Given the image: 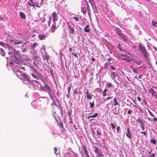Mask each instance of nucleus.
<instances>
[{"label":"nucleus","mask_w":157,"mask_h":157,"mask_svg":"<svg viewBox=\"0 0 157 157\" xmlns=\"http://www.w3.org/2000/svg\"><path fill=\"white\" fill-rule=\"evenodd\" d=\"M118 48H119V50L122 51H125V50L124 49H123L122 48H121V45L120 44H118Z\"/></svg>","instance_id":"29"},{"label":"nucleus","mask_w":157,"mask_h":157,"mask_svg":"<svg viewBox=\"0 0 157 157\" xmlns=\"http://www.w3.org/2000/svg\"><path fill=\"white\" fill-rule=\"evenodd\" d=\"M121 37L123 39V40L124 41H126V36L124 35H123L122 34H121L120 35Z\"/></svg>","instance_id":"27"},{"label":"nucleus","mask_w":157,"mask_h":157,"mask_svg":"<svg viewBox=\"0 0 157 157\" xmlns=\"http://www.w3.org/2000/svg\"><path fill=\"white\" fill-rule=\"evenodd\" d=\"M32 2H28V4H27L29 6H32Z\"/></svg>","instance_id":"47"},{"label":"nucleus","mask_w":157,"mask_h":157,"mask_svg":"<svg viewBox=\"0 0 157 157\" xmlns=\"http://www.w3.org/2000/svg\"><path fill=\"white\" fill-rule=\"evenodd\" d=\"M149 113L150 114L151 116L153 117H155L154 115L152 114V113L149 110H148Z\"/></svg>","instance_id":"44"},{"label":"nucleus","mask_w":157,"mask_h":157,"mask_svg":"<svg viewBox=\"0 0 157 157\" xmlns=\"http://www.w3.org/2000/svg\"><path fill=\"white\" fill-rule=\"evenodd\" d=\"M140 133H141L143 134L145 136H146L147 135L146 133L145 132H141Z\"/></svg>","instance_id":"50"},{"label":"nucleus","mask_w":157,"mask_h":157,"mask_svg":"<svg viewBox=\"0 0 157 157\" xmlns=\"http://www.w3.org/2000/svg\"><path fill=\"white\" fill-rule=\"evenodd\" d=\"M126 136L129 138H131V136L130 134V132L129 128H128L127 129V132H126Z\"/></svg>","instance_id":"14"},{"label":"nucleus","mask_w":157,"mask_h":157,"mask_svg":"<svg viewBox=\"0 0 157 157\" xmlns=\"http://www.w3.org/2000/svg\"><path fill=\"white\" fill-rule=\"evenodd\" d=\"M107 90L106 89H105L102 92V93L103 94V97L105 96L106 95V92Z\"/></svg>","instance_id":"30"},{"label":"nucleus","mask_w":157,"mask_h":157,"mask_svg":"<svg viewBox=\"0 0 157 157\" xmlns=\"http://www.w3.org/2000/svg\"><path fill=\"white\" fill-rule=\"evenodd\" d=\"M9 48V50L10 51L9 52V54H10V53H13V52L15 51V49L13 47H11L10 46H9L8 47Z\"/></svg>","instance_id":"12"},{"label":"nucleus","mask_w":157,"mask_h":157,"mask_svg":"<svg viewBox=\"0 0 157 157\" xmlns=\"http://www.w3.org/2000/svg\"><path fill=\"white\" fill-rule=\"evenodd\" d=\"M137 121L140 123V125L142 128V130H143L145 129L144 125V123L142 121L140 120V119H138Z\"/></svg>","instance_id":"9"},{"label":"nucleus","mask_w":157,"mask_h":157,"mask_svg":"<svg viewBox=\"0 0 157 157\" xmlns=\"http://www.w3.org/2000/svg\"><path fill=\"white\" fill-rule=\"evenodd\" d=\"M97 133L98 136H100L101 135L100 132L98 130L97 131Z\"/></svg>","instance_id":"45"},{"label":"nucleus","mask_w":157,"mask_h":157,"mask_svg":"<svg viewBox=\"0 0 157 157\" xmlns=\"http://www.w3.org/2000/svg\"><path fill=\"white\" fill-rule=\"evenodd\" d=\"M111 126L112 129H115V128H116V126L114 125V124H113V123H111Z\"/></svg>","instance_id":"37"},{"label":"nucleus","mask_w":157,"mask_h":157,"mask_svg":"<svg viewBox=\"0 0 157 157\" xmlns=\"http://www.w3.org/2000/svg\"><path fill=\"white\" fill-rule=\"evenodd\" d=\"M21 76L25 80H26L27 81H29L30 80L28 77V76L26 75L25 74L23 73L21 75Z\"/></svg>","instance_id":"13"},{"label":"nucleus","mask_w":157,"mask_h":157,"mask_svg":"<svg viewBox=\"0 0 157 157\" xmlns=\"http://www.w3.org/2000/svg\"><path fill=\"white\" fill-rule=\"evenodd\" d=\"M82 12H83V13L85 15L86 13V11H87L86 7V6H84V7H82Z\"/></svg>","instance_id":"23"},{"label":"nucleus","mask_w":157,"mask_h":157,"mask_svg":"<svg viewBox=\"0 0 157 157\" xmlns=\"http://www.w3.org/2000/svg\"><path fill=\"white\" fill-rule=\"evenodd\" d=\"M52 15L53 17V24H56V21H57L58 20V15L57 14L56 12H54L52 13Z\"/></svg>","instance_id":"5"},{"label":"nucleus","mask_w":157,"mask_h":157,"mask_svg":"<svg viewBox=\"0 0 157 157\" xmlns=\"http://www.w3.org/2000/svg\"><path fill=\"white\" fill-rule=\"evenodd\" d=\"M68 26L69 30V33H70L74 34V30L73 28L71 27V26L69 25L68 23Z\"/></svg>","instance_id":"11"},{"label":"nucleus","mask_w":157,"mask_h":157,"mask_svg":"<svg viewBox=\"0 0 157 157\" xmlns=\"http://www.w3.org/2000/svg\"><path fill=\"white\" fill-rule=\"evenodd\" d=\"M34 1L35 2L34 3L36 4V6L39 7L42 6L43 2V0H35Z\"/></svg>","instance_id":"4"},{"label":"nucleus","mask_w":157,"mask_h":157,"mask_svg":"<svg viewBox=\"0 0 157 157\" xmlns=\"http://www.w3.org/2000/svg\"><path fill=\"white\" fill-rule=\"evenodd\" d=\"M94 147L95 148L94 152L97 155V157H102L103 156L101 150L99 149L97 146H95Z\"/></svg>","instance_id":"3"},{"label":"nucleus","mask_w":157,"mask_h":157,"mask_svg":"<svg viewBox=\"0 0 157 157\" xmlns=\"http://www.w3.org/2000/svg\"><path fill=\"white\" fill-rule=\"evenodd\" d=\"M43 58L44 59H45L46 60H48L49 59V56H48L47 54H45V55H44L43 56Z\"/></svg>","instance_id":"26"},{"label":"nucleus","mask_w":157,"mask_h":157,"mask_svg":"<svg viewBox=\"0 0 157 157\" xmlns=\"http://www.w3.org/2000/svg\"><path fill=\"white\" fill-rule=\"evenodd\" d=\"M142 76H143V75H140L138 77V78H141Z\"/></svg>","instance_id":"58"},{"label":"nucleus","mask_w":157,"mask_h":157,"mask_svg":"<svg viewBox=\"0 0 157 157\" xmlns=\"http://www.w3.org/2000/svg\"><path fill=\"white\" fill-rule=\"evenodd\" d=\"M46 36L45 35H40L38 36V37L41 40L44 39H45Z\"/></svg>","instance_id":"21"},{"label":"nucleus","mask_w":157,"mask_h":157,"mask_svg":"<svg viewBox=\"0 0 157 157\" xmlns=\"http://www.w3.org/2000/svg\"><path fill=\"white\" fill-rule=\"evenodd\" d=\"M0 45L4 47L5 45V44H4V43L2 42H1V41H0Z\"/></svg>","instance_id":"46"},{"label":"nucleus","mask_w":157,"mask_h":157,"mask_svg":"<svg viewBox=\"0 0 157 157\" xmlns=\"http://www.w3.org/2000/svg\"><path fill=\"white\" fill-rule=\"evenodd\" d=\"M153 120L154 121L156 122V121H157V118H154L153 119Z\"/></svg>","instance_id":"55"},{"label":"nucleus","mask_w":157,"mask_h":157,"mask_svg":"<svg viewBox=\"0 0 157 157\" xmlns=\"http://www.w3.org/2000/svg\"><path fill=\"white\" fill-rule=\"evenodd\" d=\"M43 82L44 83V86H42V85H40V90L42 91H44L48 92V93L50 97L51 98V99L53 100V98L51 94L52 93V91L51 87L48 85L46 84L44 82V81H43Z\"/></svg>","instance_id":"1"},{"label":"nucleus","mask_w":157,"mask_h":157,"mask_svg":"<svg viewBox=\"0 0 157 157\" xmlns=\"http://www.w3.org/2000/svg\"><path fill=\"white\" fill-rule=\"evenodd\" d=\"M111 68L113 70H115V68L113 66H111Z\"/></svg>","instance_id":"59"},{"label":"nucleus","mask_w":157,"mask_h":157,"mask_svg":"<svg viewBox=\"0 0 157 157\" xmlns=\"http://www.w3.org/2000/svg\"><path fill=\"white\" fill-rule=\"evenodd\" d=\"M133 72H134L136 74H137V68H133Z\"/></svg>","instance_id":"41"},{"label":"nucleus","mask_w":157,"mask_h":157,"mask_svg":"<svg viewBox=\"0 0 157 157\" xmlns=\"http://www.w3.org/2000/svg\"><path fill=\"white\" fill-rule=\"evenodd\" d=\"M107 86L108 88H109L112 86V85L110 82H109L107 85Z\"/></svg>","instance_id":"39"},{"label":"nucleus","mask_w":157,"mask_h":157,"mask_svg":"<svg viewBox=\"0 0 157 157\" xmlns=\"http://www.w3.org/2000/svg\"><path fill=\"white\" fill-rule=\"evenodd\" d=\"M150 142L154 144H155L156 143V141L155 140L153 139L151 140H150Z\"/></svg>","instance_id":"33"},{"label":"nucleus","mask_w":157,"mask_h":157,"mask_svg":"<svg viewBox=\"0 0 157 157\" xmlns=\"http://www.w3.org/2000/svg\"><path fill=\"white\" fill-rule=\"evenodd\" d=\"M92 95L91 94H90L86 96L87 99H91L92 98Z\"/></svg>","instance_id":"32"},{"label":"nucleus","mask_w":157,"mask_h":157,"mask_svg":"<svg viewBox=\"0 0 157 157\" xmlns=\"http://www.w3.org/2000/svg\"><path fill=\"white\" fill-rule=\"evenodd\" d=\"M90 108H91L94 107V102H93L92 103L91 102H90Z\"/></svg>","instance_id":"34"},{"label":"nucleus","mask_w":157,"mask_h":157,"mask_svg":"<svg viewBox=\"0 0 157 157\" xmlns=\"http://www.w3.org/2000/svg\"><path fill=\"white\" fill-rule=\"evenodd\" d=\"M122 60H125L126 62H128L130 61V59H128L123 58Z\"/></svg>","instance_id":"40"},{"label":"nucleus","mask_w":157,"mask_h":157,"mask_svg":"<svg viewBox=\"0 0 157 157\" xmlns=\"http://www.w3.org/2000/svg\"><path fill=\"white\" fill-rule=\"evenodd\" d=\"M152 24L154 26L157 27V22L155 21H152Z\"/></svg>","instance_id":"31"},{"label":"nucleus","mask_w":157,"mask_h":157,"mask_svg":"<svg viewBox=\"0 0 157 157\" xmlns=\"http://www.w3.org/2000/svg\"><path fill=\"white\" fill-rule=\"evenodd\" d=\"M149 156H150V157H155V154L154 153H153L151 155H149Z\"/></svg>","instance_id":"49"},{"label":"nucleus","mask_w":157,"mask_h":157,"mask_svg":"<svg viewBox=\"0 0 157 157\" xmlns=\"http://www.w3.org/2000/svg\"><path fill=\"white\" fill-rule=\"evenodd\" d=\"M137 75H136V76L135 77V78H136L137 80L139 81L140 82H141V80H140L139 79H138V77H137Z\"/></svg>","instance_id":"53"},{"label":"nucleus","mask_w":157,"mask_h":157,"mask_svg":"<svg viewBox=\"0 0 157 157\" xmlns=\"http://www.w3.org/2000/svg\"><path fill=\"white\" fill-rule=\"evenodd\" d=\"M25 68L23 67L22 66L18 64V65H17L15 67V68L16 69L17 72H21V71L20 69H24Z\"/></svg>","instance_id":"7"},{"label":"nucleus","mask_w":157,"mask_h":157,"mask_svg":"<svg viewBox=\"0 0 157 157\" xmlns=\"http://www.w3.org/2000/svg\"><path fill=\"white\" fill-rule=\"evenodd\" d=\"M137 98L139 101H140L141 99V98L140 97H138Z\"/></svg>","instance_id":"56"},{"label":"nucleus","mask_w":157,"mask_h":157,"mask_svg":"<svg viewBox=\"0 0 157 157\" xmlns=\"http://www.w3.org/2000/svg\"><path fill=\"white\" fill-rule=\"evenodd\" d=\"M51 21V17H50L49 18L48 20V25L49 26H50Z\"/></svg>","instance_id":"36"},{"label":"nucleus","mask_w":157,"mask_h":157,"mask_svg":"<svg viewBox=\"0 0 157 157\" xmlns=\"http://www.w3.org/2000/svg\"><path fill=\"white\" fill-rule=\"evenodd\" d=\"M86 96L88 95V94H90L89 93L88 89L87 90V91H86Z\"/></svg>","instance_id":"63"},{"label":"nucleus","mask_w":157,"mask_h":157,"mask_svg":"<svg viewBox=\"0 0 157 157\" xmlns=\"http://www.w3.org/2000/svg\"><path fill=\"white\" fill-rule=\"evenodd\" d=\"M56 24H53L51 27V28L50 29V31L52 33H55L56 31V30L57 28V27L59 26V25L57 26L56 25Z\"/></svg>","instance_id":"6"},{"label":"nucleus","mask_w":157,"mask_h":157,"mask_svg":"<svg viewBox=\"0 0 157 157\" xmlns=\"http://www.w3.org/2000/svg\"><path fill=\"white\" fill-rule=\"evenodd\" d=\"M70 123H72L73 121H72V118L71 117H70Z\"/></svg>","instance_id":"62"},{"label":"nucleus","mask_w":157,"mask_h":157,"mask_svg":"<svg viewBox=\"0 0 157 157\" xmlns=\"http://www.w3.org/2000/svg\"><path fill=\"white\" fill-rule=\"evenodd\" d=\"M10 40L11 42L12 43L14 42H14L15 41V40H14L12 39H10Z\"/></svg>","instance_id":"48"},{"label":"nucleus","mask_w":157,"mask_h":157,"mask_svg":"<svg viewBox=\"0 0 157 157\" xmlns=\"http://www.w3.org/2000/svg\"><path fill=\"white\" fill-rule=\"evenodd\" d=\"M0 54L3 56H5L6 52H5L3 49L0 48Z\"/></svg>","instance_id":"17"},{"label":"nucleus","mask_w":157,"mask_h":157,"mask_svg":"<svg viewBox=\"0 0 157 157\" xmlns=\"http://www.w3.org/2000/svg\"><path fill=\"white\" fill-rule=\"evenodd\" d=\"M13 58V60L16 63L20 64L21 63V61L20 60V59L16 56H14Z\"/></svg>","instance_id":"8"},{"label":"nucleus","mask_w":157,"mask_h":157,"mask_svg":"<svg viewBox=\"0 0 157 157\" xmlns=\"http://www.w3.org/2000/svg\"><path fill=\"white\" fill-rule=\"evenodd\" d=\"M32 6H33L34 8L35 7V5H34L33 2L32 3Z\"/></svg>","instance_id":"64"},{"label":"nucleus","mask_w":157,"mask_h":157,"mask_svg":"<svg viewBox=\"0 0 157 157\" xmlns=\"http://www.w3.org/2000/svg\"><path fill=\"white\" fill-rule=\"evenodd\" d=\"M23 43V42L21 41H19L16 40H15L14 44V45H16V44H22Z\"/></svg>","instance_id":"24"},{"label":"nucleus","mask_w":157,"mask_h":157,"mask_svg":"<svg viewBox=\"0 0 157 157\" xmlns=\"http://www.w3.org/2000/svg\"><path fill=\"white\" fill-rule=\"evenodd\" d=\"M91 60L93 62H94L95 61V59L94 58H92L91 59Z\"/></svg>","instance_id":"61"},{"label":"nucleus","mask_w":157,"mask_h":157,"mask_svg":"<svg viewBox=\"0 0 157 157\" xmlns=\"http://www.w3.org/2000/svg\"><path fill=\"white\" fill-rule=\"evenodd\" d=\"M98 113H96L94 114L93 115L89 116L88 117L87 119H89L90 118H92V117H97V116H98Z\"/></svg>","instance_id":"25"},{"label":"nucleus","mask_w":157,"mask_h":157,"mask_svg":"<svg viewBox=\"0 0 157 157\" xmlns=\"http://www.w3.org/2000/svg\"><path fill=\"white\" fill-rule=\"evenodd\" d=\"M112 97H108L107 98H106V99H107V100H109L110 99H111L112 98Z\"/></svg>","instance_id":"60"},{"label":"nucleus","mask_w":157,"mask_h":157,"mask_svg":"<svg viewBox=\"0 0 157 157\" xmlns=\"http://www.w3.org/2000/svg\"><path fill=\"white\" fill-rule=\"evenodd\" d=\"M148 91L149 93H151L152 97L154 96L155 95L156 96V92L153 89L150 88Z\"/></svg>","instance_id":"10"},{"label":"nucleus","mask_w":157,"mask_h":157,"mask_svg":"<svg viewBox=\"0 0 157 157\" xmlns=\"http://www.w3.org/2000/svg\"><path fill=\"white\" fill-rule=\"evenodd\" d=\"M12 54H13L14 56L16 55H18L19 54V52L18 51H16V50H15V51H14L13 53H12Z\"/></svg>","instance_id":"28"},{"label":"nucleus","mask_w":157,"mask_h":157,"mask_svg":"<svg viewBox=\"0 0 157 157\" xmlns=\"http://www.w3.org/2000/svg\"><path fill=\"white\" fill-rule=\"evenodd\" d=\"M85 154L86 156L87 157H90V156L88 154V152L87 151V149L86 150H85Z\"/></svg>","instance_id":"35"},{"label":"nucleus","mask_w":157,"mask_h":157,"mask_svg":"<svg viewBox=\"0 0 157 157\" xmlns=\"http://www.w3.org/2000/svg\"><path fill=\"white\" fill-rule=\"evenodd\" d=\"M120 127L119 126H118L117 127V132L118 133L119 132V129H120Z\"/></svg>","instance_id":"52"},{"label":"nucleus","mask_w":157,"mask_h":157,"mask_svg":"<svg viewBox=\"0 0 157 157\" xmlns=\"http://www.w3.org/2000/svg\"><path fill=\"white\" fill-rule=\"evenodd\" d=\"M131 113V110H130V109H129L128 111V113L127 114H130Z\"/></svg>","instance_id":"57"},{"label":"nucleus","mask_w":157,"mask_h":157,"mask_svg":"<svg viewBox=\"0 0 157 157\" xmlns=\"http://www.w3.org/2000/svg\"><path fill=\"white\" fill-rule=\"evenodd\" d=\"M38 45V44H37L36 42H35L32 46H30L31 49L34 50L35 48Z\"/></svg>","instance_id":"18"},{"label":"nucleus","mask_w":157,"mask_h":157,"mask_svg":"<svg viewBox=\"0 0 157 157\" xmlns=\"http://www.w3.org/2000/svg\"><path fill=\"white\" fill-rule=\"evenodd\" d=\"M71 88V86H69L67 88L68 90V94H67V97H70V92Z\"/></svg>","instance_id":"22"},{"label":"nucleus","mask_w":157,"mask_h":157,"mask_svg":"<svg viewBox=\"0 0 157 157\" xmlns=\"http://www.w3.org/2000/svg\"><path fill=\"white\" fill-rule=\"evenodd\" d=\"M113 102H114V106H116L117 105H118V101H117V97H115L113 101Z\"/></svg>","instance_id":"19"},{"label":"nucleus","mask_w":157,"mask_h":157,"mask_svg":"<svg viewBox=\"0 0 157 157\" xmlns=\"http://www.w3.org/2000/svg\"><path fill=\"white\" fill-rule=\"evenodd\" d=\"M31 75L34 78H36V76L35 75L33 74H32Z\"/></svg>","instance_id":"54"},{"label":"nucleus","mask_w":157,"mask_h":157,"mask_svg":"<svg viewBox=\"0 0 157 157\" xmlns=\"http://www.w3.org/2000/svg\"><path fill=\"white\" fill-rule=\"evenodd\" d=\"M20 17L22 18V19H25L26 18V16L25 14L24 13L22 12H20L19 14Z\"/></svg>","instance_id":"20"},{"label":"nucleus","mask_w":157,"mask_h":157,"mask_svg":"<svg viewBox=\"0 0 157 157\" xmlns=\"http://www.w3.org/2000/svg\"><path fill=\"white\" fill-rule=\"evenodd\" d=\"M134 62L137 65H140L141 64V61H139V62L137 61H134Z\"/></svg>","instance_id":"42"},{"label":"nucleus","mask_w":157,"mask_h":157,"mask_svg":"<svg viewBox=\"0 0 157 157\" xmlns=\"http://www.w3.org/2000/svg\"><path fill=\"white\" fill-rule=\"evenodd\" d=\"M54 150L55 153L56 155H57L58 153H56V151H57V148L56 147H54Z\"/></svg>","instance_id":"43"},{"label":"nucleus","mask_w":157,"mask_h":157,"mask_svg":"<svg viewBox=\"0 0 157 157\" xmlns=\"http://www.w3.org/2000/svg\"><path fill=\"white\" fill-rule=\"evenodd\" d=\"M111 77L114 80L116 76L117 75V74L113 71L111 72Z\"/></svg>","instance_id":"16"},{"label":"nucleus","mask_w":157,"mask_h":157,"mask_svg":"<svg viewBox=\"0 0 157 157\" xmlns=\"http://www.w3.org/2000/svg\"><path fill=\"white\" fill-rule=\"evenodd\" d=\"M73 18L77 22H78L79 21V19L78 17H73Z\"/></svg>","instance_id":"38"},{"label":"nucleus","mask_w":157,"mask_h":157,"mask_svg":"<svg viewBox=\"0 0 157 157\" xmlns=\"http://www.w3.org/2000/svg\"><path fill=\"white\" fill-rule=\"evenodd\" d=\"M138 46L140 49V51L142 53L144 57L145 58H147V54L145 47L143 46V45L140 44H139Z\"/></svg>","instance_id":"2"},{"label":"nucleus","mask_w":157,"mask_h":157,"mask_svg":"<svg viewBox=\"0 0 157 157\" xmlns=\"http://www.w3.org/2000/svg\"><path fill=\"white\" fill-rule=\"evenodd\" d=\"M82 148L84 149V151L86 150V148L85 147V146L84 144L83 145Z\"/></svg>","instance_id":"51"},{"label":"nucleus","mask_w":157,"mask_h":157,"mask_svg":"<svg viewBox=\"0 0 157 157\" xmlns=\"http://www.w3.org/2000/svg\"><path fill=\"white\" fill-rule=\"evenodd\" d=\"M89 26L88 25H87L86 27L85 28L84 30L86 33H89L90 31V29L89 28Z\"/></svg>","instance_id":"15"}]
</instances>
